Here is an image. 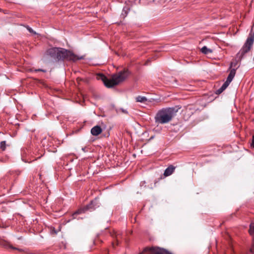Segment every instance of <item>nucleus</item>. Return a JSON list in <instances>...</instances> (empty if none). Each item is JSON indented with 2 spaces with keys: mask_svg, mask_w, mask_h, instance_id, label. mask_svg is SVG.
Wrapping results in <instances>:
<instances>
[{
  "mask_svg": "<svg viewBox=\"0 0 254 254\" xmlns=\"http://www.w3.org/2000/svg\"><path fill=\"white\" fill-rule=\"evenodd\" d=\"M102 131V128L100 126H96L94 127L91 129V133L93 135L97 136L100 134Z\"/></svg>",
  "mask_w": 254,
  "mask_h": 254,
  "instance_id": "nucleus-8",
  "label": "nucleus"
},
{
  "mask_svg": "<svg viewBox=\"0 0 254 254\" xmlns=\"http://www.w3.org/2000/svg\"><path fill=\"white\" fill-rule=\"evenodd\" d=\"M251 252L252 253L254 254V243H253V245L252 246V248L251 249Z\"/></svg>",
  "mask_w": 254,
  "mask_h": 254,
  "instance_id": "nucleus-22",
  "label": "nucleus"
},
{
  "mask_svg": "<svg viewBox=\"0 0 254 254\" xmlns=\"http://www.w3.org/2000/svg\"><path fill=\"white\" fill-rule=\"evenodd\" d=\"M26 151L25 150H22V153H21V158H22V160L24 161L25 162H27L28 161H26L24 160V156L26 155Z\"/></svg>",
  "mask_w": 254,
  "mask_h": 254,
  "instance_id": "nucleus-16",
  "label": "nucleus"
},
{
  "mask_svg": "<svg viewBox=\"0 0 254 254\" xmlns=\"http://www.w3.org/2000/svg\"><path fill=\"white\" fill-rule=\"evenodd\" d=\"M128 8L127 7H125L123 9V12L122 13V15L123 16V17H125L128 13Z\"/></svg>",
  "mask_w": 254,
  "mask_h": 254,
  "instance_id": "nucleus-13",
  "label": "nucleus"
},
{
  "mask_svg": "<svg viewBox=\"0 0 254 254\" xmlns=\"http://www.w3.org/2000/svg\"><path fill=\"white\" fill-rule=\"evenodd\" d=\"M113 247H114V243H113Z\"/></svg>",
  "mask_w": 254,
  "mask_h": 254,
  "instance_id": "nucleus-25",
  "label": "nucleus"
},
{
  "mask_svg": "<svg viewBox=\"0 0 254 254\" xmlns=\"http://www.w3.org/2000/svg\"><path fill=\"white\" fill-rule=\"evenodd\" d=\"M236 65H237V63H236H236L232 62V63H231V65H230V67H229V69H232V67L233 66L235 67V66H236Z\"/></svg>",
  "mask_w": 254,
  "mask_h": 254,
  "instance_id": "nucleus-19",
  "label": "nucleus"
},
{
  "mask_svg": "<svg viewBox=\"0 0 254 254\" xmlns=\"http://www.w3.org/2000/svg\"><path fill=\"white\" fill-rule=\"evenodd\" d=\"M7 247L8 248H11V249H12L13 250H18L19 251H21V250H20V249H17V248H15V247H12L9 244H7Z\"/></svg>",
  "mask_w": 254,
  "mask_h": 254,
  "instance_id": "nucleus-18",
  "label": "nucleus"
},
{
  "mask_svg": "<svg viewBox=\"0 0 254 254\" xmlns=\"http://www.w3.org/2000/svg\"><path fill=\"white\" fill-rule=\"evenodd\" d=\"M178 111V109L176 107L164 108L159 110L154 117L156 124L163 125L169 123Z\"/></svg>",
  "mask_w": 254,
  "mask_h": 254,
  "instance_id": "nucleus-3",
  "label": "nucleus"
},
{
  "mask_svg": "<svg viewBox=\"0 0 254 254\" xmlns=\"http://www.w3.org/2000/svg\"><path fill=\"white\" fill-rule=\"evenodd\" d=\"M129 75L127 69H124L116 74H114L110 79L108 78L102 73L97 75V78L101 80L104 85L107 87H112L124 81Z\"/></svg>",
  "mask_w": 254,
  "mask_h": 254,
  "instance_id": "nucleus-2",
  "label": "nucleus"
},
{
  "mask_svg": "<svg viewBox=\"0 0 254 254\" xmlns=\"http://www.w3.org/2000/svg\"><path fill=\"white\" fill-rule=\"evenodd\" d=\"M93 201H91V203L90 204H89V205H87L85 208H84L83 209H78V210L76 211L73 214V216L74 218H75V215H76L77 214H80L82 212H84L85 210H87V209H90V208H92V207L91 206V205H92V203H93Z\"/></svg>",
  "mask_w": 254,
  "mask_h": 254,
  "instance_id": "nucleus-9",
  "label": "nucleus"
},
{
  "mask_svg": "<svg viewBox=\"0 0 254 254\" xmlns=\"http://www.w3.org/2000/svg\"><path fill=\"white\" fill-rule=\"evenodd\" d=\"M46 54L56 61L66 60L75 62L83 59L82 56H77L70 51L61 48L49 49L47 51Z\"/></svg>",
  "mask_w": 254,
  "mask_h": 254,
  "instance_id": "nucleus-1",
  "label": "nucleus"
},
{
  "mask_svg": "<svg viewBox=\"0 0 254 254\" xmlns=\"http://www.w3.org/2000/svg\"><path fill=\"white\" fill-rule=\"evenodd\" d=\"M251 146L253 147H254V135L252 137V141L251 143Z\"/></svg>",
  "mask_w": 254,
  "mask_h": 254,
  "instance_id": "nucleus-21",
  "label": "nucleus"
},
{
  "mask_svg": "<svg viewBox=\"0 0 254 254\" xmlns=\"http://www.w3.org/2000/svg\"><path fill=\"white\" fill-rule=\"evenodd\" d=\"M35 71H42L43 72H46V70L43 69H40V68L35 69Z\"/></svg>",
  "mask_w": 254,
  "mask_h": 254,
  "instance_id": "nucleus-20",
  "label": "nucleus"
},
{
  "mask_svg": "<svg viewBox=\"0 0 254 254\" xmlns=\"http://www.w3.org/2000/svg\"><path fill=\"white\" fill-rule=\"evenodd\" d=\"M222 92V91H221L220 88L218 89V90H216V93L217 94H221V93Z\"/></svg>",
  "mask_w": 254,
  "mask_h": 254,
  "instance_id": "nucleus-23",
  "label": "nucleus"
},
{
  "mask_svg": "<svg viewBox=\"0 0 254 254\" xmlns=\"http://www.w3.org/2000/svg\"><path fill=\"white\" fill-rule=\"evenodd\" d=\"M135 99L136 102L140 103H145L147 101V99L145 97L142 96H138Z\"/></svg>",
  "mask_w": 254,
  "mask_h": 254,
  "instance_id": "nucleus-10",
  "label": "nucleus"
},
{
  "mask_svg": "<svg viewBox=\"0 0 254 254\" xmlns=\"http://www.w3.org/2000/svg\"><path fill=\"white\" fill-rule=\"evenodd\" d=\"M142 253H147V254H172L166 250L158 247L145 248Z\"/></svg>",
  "mask_w": 254,
  "mask_h": 254,
  "instance_id": "nucleus-5",
  "label": "nucleus"
},
{
  "mask_svg": "<svg viewBox=\"0 0 254 254\" xmlns=\"http://www.w3.org/2000/svg\"><path fill=\"white\" fill-rule=\"evenodd\" d=\"M201 52L204 54H208L212 52V50L210 49H208L206 46H203L201 49Z\"/></svg>",
  "mask_w": 254,
  "mask_h": 254,
  "instance_id": "nucleus-11",
  "label": "nucleus"
},
{
  "mask_svg": "<svg viewBox=\"0 0 254 254\" xmlns=\"http://www.w3.org/2000/svg\"><path fill=\"white\" fill-rule=\"evenodd\" d=\"M254 42V33H250L243 46L237 54V56L240 59H242L244 56L251 50Z\"/></svg>",
  "mask_w": 254,
  "mask_h": 254,
  "instance_id": "nucleus-4",
  "label": "nucleus"
},
{
  "mask_svg": "<svg viewBox=\"0 0 254 254\" xmlns=\"http://www.w3.org/2000/svg\"><path fill=\"white\" fill-rule=\"evenodd\" d=\"M229 86L228 84H227L226 82H224L223 84L222 85V86L220 88L221 91H223L224 90L226 89V88Z\"/></svg>",
  "mask_w": 254,
  "mask_h": 254,
  "instance_id": "nucleus-15",
  "label": "nucleus"
},
{
  "mask_svg": "<svg viewBox=\"0 0 254 254\" xmlns=\"http://www.w3.org/2000/svg\"><path fill=\"white\" fill-rule=\"evenodd\" d=\"M83 151L85 152V148H82Z\"/></svg>",
  "mask_w": 254,
  "mask_h": 254,
  "instance_id": "nucleus-24",
  "label": "nucleus"
},
{
  "mask_svg": "<svg viewBox=\"0 0 254 254\" xmlns=\"http://www.w3.org/2000/svg\"><path fill=\"white\" fill-rule=\"evenodd\" d=\"M249 233L251 235L254 236V223L250 225Z\"/></svg>",
  "mask_w": 254,
  "mask_h": 254,
  "instance_id": "nucleus-12",
  "label": "nucleus"
},
{
  "mask_svg": "<svg viewBox=\"0 0 254 254\" xmlns=\"http://www.w3.org/2000/svg\"><path fill=\"white\" fill-rule=\"evenodd\" d=\"M229 70L230 73L227 78L226 81L225 82L228 85H229L230 83L231 82L236 74V69L232 68Z\"/></svg>",
  "mask_w": 254,
  "mask_h": 254,
  "instance_id": "nucleus-6",
  "label": "nucleus"
},
{
  "mask_svg": "<svg viewBox=\"0 0 254 254\" xmlns=\"http://www.w3.org/2000/svg\"><path fill=\"white\" fill-rule=\"evenodd\" d=\"M176 167L173 165H170L167 168L164 173V176L165 177H168L171 175L174 172Z\"/></svg>",
  "mask_w": 254,
  "mask_h": 254,
  "instance_id": "nucleus-7",
  "label": "nucleus"
},
{
  "mask_svg": "<svg viewBox=\"0 0 254 254\" xmlns=\"http://www.w3.org/2000/svg\"><path fill=\"white\" fill-rule=\"evenodd\" d=\"M27 29L29 31V32H30L31 33H33L34 34H36V32L35 31H34L30 27L27 26Z\"/></svg>",
  "mask_w": 254,
  "mask_h": 254,
  "instance_id": "nucleus-17",
  "label": "nucleus"
},
{
  "mask_svg": "<svg viewBox=\"0 0 254 254\" xmlns=\"http://www.w3.org/2000/svg\"><path fill=\"white\" fill-rule=\"evenodd\" d=\"M0 147L2 151L5 150L6 148V142L5 141H2L0 142Z\"/></svg>",
  "mask_w": 254,
  "mask_h": 254,
  "instance_id": "nucleus-14",
  "label": "nucleus"
}]
</instances>
